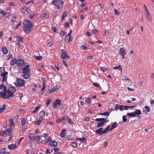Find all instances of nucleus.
Listing matches in <instances>:
<instances>
[{"mask_svg":"<svg viewBox=\"0 0 154 154\" xmlns=\"http://www.w3.org/2000/svg\"><path fill=\"white\" fill-rule=\"evenodd\" d=\"M29 65H26L22 69L23 76L25 79H28L30 77V69L28 68Z\"/></svg>","mask_w":154,"mask_h":154,"instance_id":"f03ea898","label":"nucleus"},{"mask_svg":"<svg viewBox=\"0 0 154 154\" xmlns=\"http://www.w3.org/2000/svg\"><path fill=\"white\" fill-rule=\"evenodd\" d=\"M117 126V123L116 122H115L112 125L111 128L110 130V131H111L113 129L116 128Z\"/></svg>","mask_w":154,"mask_h":154,"instance_id":"c756f323","label":"nucleus"},{"mask_svg":"<svg viewBox=\"0 0 154 154\" xmlns=\"http://www.w3.org/2000/svg\"><path fill=\"white\" fill-rule=\"evenodd\" d=\"M122 79L124 80H130V79L128 77V76H122Z\"/></svg>","mask_w":154,"mask_h":154,"instance_id":"09e8293b","label":"nucleus"},{"mask_svg":"<svg viewBox=\"0 0 154 154\" xmlns=\"http://www.w3.org/2000/svg\"><path fill=\"white\" fill-rule=\"evenodd\" d=\"M9 125L10 127H14L15 126L14 123V120L11 118L9 120Z\"/></svg>","mask_w":154,"mask_h":154,"instance_id":"4be33fe9","label":"nucleus"},{"mask_svg":"<svg viewBox=\"0 0 154 154\" xmlns=\"http://www.w3.org/2000/svg\"><path fill=\"white\" fill-rule=\"evenodd\" d=\"M115 13V14L116 15H119L120 14V12L119 11H117L116 9H115L114 10Z\"/></svg>","mask_w":154,"mask_h":154,"instance_id":"69168bd1","label":"nucleus"},{"mask_svg":"<svg viewBox=\"0 0 154 154\" xmlns=\"http://www.w3.org/2000/svg\"><path fill=\"white\" fill-rule=\"evenodd\" d=\"M21 122L22 123V125H26V120L25 118H23L22 119H21Z\"/></svg>","mask_w":154,"mask_h":154,"instance_id":"72a5a7b5","label":"nucleus"},{"mask_svg":"<svg viewBox=\"0 0 154 154\" xmlns=\"http://www.w3.org/2000/svg\"><path fill=\"white\" fill-rule=\"evenodd\" d=\"M8 74V72H4L2 75H1L3 77V78L2 79V81L3 82H5L7 79V75Z\"/></svg>","mask_w":154,"mask_h":154,"instance_id":"6ab92c4d","label":"nucleus"},{"mask_svg":"<svg viewBox=\"0 0 154 154\" xmlns=\"http://www.w3.org/2000/svg\"><path fill=\"white\" fill-rule=\"evenodd\" d=\"M144 108H145V109L146 110V111L147 112H149L150 110V109L149 108V107L148 106H145L144 107Z\"/></svg>","mask_w":154,"mask_h":154,"instance_id":"052dcab7","label":"nucleus"},{"mask_svg":"<svg viewBox=\"0 0 154 154\" xmlns=\"http://www.w3.org/2000/svg\"><path fill=\"white\" fill-rule=\"evenodd\" d=\"M17 38H18V42L17 43H16V45H17L18 47L20 48V43H22L23 41V38L21 37L17 36Z\"/></svg>","mask_w":154,"mask_h":154,"instance_id":"9b49d317","label":"nucleus"},{"mask_svg":"<svg viewBox=\"0 0 154 154\" xmlns=\"http://www.w3.org/2000/svg\"><path fill=\"white\" fill-rule=\"evenodd\" d=\"M66 130L65 128L62 129L60 133V135L61 137L62 138H64L65 136V132Z\"/></svg>","mask_w":154,"mask_h":154,"instance_id":"b1692460","label":"nucleus"},{"mask_svg":"<svg viewBox=\"0 0 154 154\" xmlns=\"http://www.w3.org/2000/svg\"><path fill=\"white\" fill-rule=\"evenodd\" d=\"M23 28L25 32L27 34L29 33L31 31L33 26L32 22L26 20L23 22Z\"/></svg>","mask_w":154,"mask_h":154,"instance_id":"f257e3e1","label":"nucleus"},{"mask_svg":"<svg viewBox=\"0 0 154 154\" xmlns=\"http://www.w3.org/2000/svg\"><path fill=\"white\" fill-rule=\"evenodd\" d=\"M20 11L22 14H27L30 12V9L26 6H23L21 8Z\"/></svg>","mask_w":154,"mask_h":154,"instance_id":"39448f33","label":"nucleus"},{"mask_svg":"<svg viewBox=\"0 0 154 154\" xmlns=\"http://www.w3.org/2000/svg\"><path fill=\"white\" fill-rule=\"evenodd\" d=\"M7 92H6V88H5V89H3V91L0 92V95L1 97L2 98H3L4 99H9V97L7 94Z\"/></svg>","mask_w":154,"mask_h":154,"instance_id":"423d86ee","label":"nucleus"},{"mask_svg":"<svg viewBox=\"0 0 154 154\" xmlns=\"http://www.w3.org/2000/svg\"><path fill=\"white\" fill-rule=\"evenodd\" d=\"M61 52V57L62 59H64L66 58L69 59L70 58V57L67 54L66 51L65 50L62 49Z\"/></svg>","mask_w":154,"mask_h":154,"instance_id":"9d476101","label":"nucleus"},{"mask_svg":"<svg viewBox=\"0 0 154 154\" xmlns=\"http://www.w3.org/2000/svg\"><path fill=\"white\" fill-rule=\"evenodd\" d=\"M2 51L3 53L7 54L8 53V50L5 47H3L2 48Z\"/></svg>","mask_w":154,"mask_h":154,"instance_id":"7c9ffc66","label":"nucleus"},{"mask_svg":"<svg viewBox=\"0 0 154 154\" xmlns=\"http://www.w3.org/2000/svg\"><path fill=\"white\" fill-rule=\"evenodd\" d=\"M113 68L114 69H118L121 70V72H122V68L121 67L120 65H119L118 66H116L115 67H114Z\"/></svg>","mask_w":154,"mask_h":154,"instance_id":"e433bc0d","label":"nucleus"},{"mask_svg":"<svg viewBox=\"0 0 154 154\" xmlns=\"http://www.w3.org/2000/svg\"><path fill=\"white\" fill-rule=\"evenodd\" d=\"M13 130V129L11 127H10L9 128L7 129V130L8 133H10L12 132Z\"/></svg>","mask_w":154,"mask_h":154,"instance_id":"603ef678","label":"nucleus"},{"mask_svg":"<svg viewBox=\"0 0 154 154\" xmlns=\"http://www.w3.org/2000/svg\"><path fill=\"white\" fill-rule=\"evenodd\" d=\"M53 151L52 149H49L46 150V153L47 154H49L52 152Z\"/></svg>","mask_w":154,"mask_h":154,"instance_id":"58836bf2","label":"nucleus"},{"mask_svg":"<svg viewBox=\"0 0 154 154\" xmlns=\"http://www.w3.org/2000/svg\"><path fill=\"white\" fill-rule=\"evenodd\" d=\"M127 114L128 116L130 117H134L136 116L135 113L134 112L131 113H128Z\"/></svg>","mask_w":154,"mask_h":154,"instance_id":"c9c22d12","label":"nucleus"},{"mask_svg":"<svg viewBox=\"0 0 154 154\" xmlns=\"http://www.w3.org/2000/svg\"><path fill=\"white\" fill-rule=\"evenodd\" d=\"M57 87H54L53 88H52L51 90V92H55L57 91Z\"/></svg>","mask_w":154,"mask_h":154,"instance_id":"0e129e2a","label":"nucleus"},{"mask_svg":"<svg viewBox=\"0 0 154 154\" xmlns=\"http://www.w3.org/2000/svg\"><path fill=\"white\" fill-rule=\"evenodd\" d=\"M120 106H119L118 104H116L115 107V109L117 111L119 109H120Z\"/></svg>","mask_w":154,"mask_h":154,"instance_id":"6e6d98bb","label":"nucleus"},{"mask_svg":"<svg viewBox=\"0 0 154 154\" xmlns=\"http://www.w3.org/2000/svg\"><path fill=\"white\" fill-rule=\"evenodd\" d=\"M81 48H82L84 50H86L87 49V46L85 45H81Z\"/></svg>","mask_w":154,"mask_h":154,"instance_id":"13d9d810","label":"nucleus"},{"mask_svg":"<svg viewBox=\"0 0 154 154\" xmlns=\"http://www.w3.org/2000/svg\"><path fill=\"white\" fill-rule=\"evenodd\" d=\"M65 40L67 42H69L72 41V39L71 38V35H70V33L68 34L66 36Z\"/></svg>","mask_w":154,"mask_h":154,"instance_id":"f8f14e48","label":"nucleus"},{"mask_svg":"<svg viewBox=\"0 0 154 154\" xmlns=\"http://www.w3.org/2000/svg\"><path fill=\"white\" fill-rule=\"evenodd\" d=\"M134 113L135 115H140L141 113L140 110L139 109H137Z\"/></svg>","mask_w":154,"mask_h":154,"instance_id":"4c0bfd02","label":"nucleus"},{"mask_svg":"<svg viewBox=\"0 0 154 154\" xmlns=\"http://www.w3.org/2000/svg\"><path fill=\"white\" fill-rule=\"evenodd\" d=\"M9 5L11 6L16 7L17 5L14 2H11L9 3Z\"/></svg>","mask_w":154,"mask_h":154,"instance_id":"de8ad7c7","label":"nucleus"},{"mask_svg":"<svg viewBox=\"0 0 154 154\" xmlns=\"http://www.w3.org/2000/svg\"><path fill=\"white\" fill-rule=\"evenodd\" d=\"M22 22L21 21H20L17 24H13L12 25V26L14 27V29H17V28L19 27L21 24Z\"/></svg>","mask_w":154,"mask_h":154,"instance_id":"bb28decb","label":"nucleus"},{"mask_svg":"<svg viewBox=\"0 0 154 154\" xmlns=\"http://www.w3.org/2000/svg\"><path fill=\"white\" fill-rule=\"evenodd\" d=\"M52 4H53L54 5H55L56 6L58 4V1L57 0H54L52 2Z\"/></svg>","mask_w":154,"mask_h":154,"instance_id":"3c124183","label":"nucleus"},{"mask_svg":"<svg viewBox=\"0 0 154 154\" xmlns=\"http://www.w3.org/2000/svg\"><path fill=\"white\" fill-rule=\"evenodd\" d=\"M52 93L51 91V90L48 91L47 92H46L45 94V96H48Z\"/></svg>","mask_w":154,"mask_h":154,"instance_id":"8fccbe9b","label":"nucleus"},{"mask_svg":"<svg viewBox=\"0 0 154 154\" xmlns=\"http://www.w3.org/2000/svg\"><path fill=\"white\" fill-rule=\"evenodd\" d=\"M5 88H6V86L5 85H4L3 84H1L0 85V90L1 89H5Z\"/></svg>","mask_w":154,"mask_h":154,"instance_id":"4d7b16f0","label":"nucleus"},{"mask_svg":"<svg viewBox=\"0 0 154 154\" xmlns=\"http://www.w3.org/2000/svg\"><path fill=\"white\" fill-rule=\"evenodd\" d=\"M120 54L122 56L125 55L126 54V52L124 48H121L120 49Z\"/></svg>","mask_w":154,"mask_h":154,"instance_id":"a878e982","label":"nucleus"},{"mask_svg":"<svg viewBox=\"0 0 154 154\" xmlns=\"http://www.w3.org/2000/svg\"><path fill=\"white\" fill-rule=\"evenodd\" d=\"M109 112H106L100 113V114L101 115L109 116Z\"/></svg>","mask_w":154,"mask_h":154,"instance_id":"37998d69","label":"nucleus"},{"mask_svg":"<svg viewBox=\"0 0 154 154\" xmlns=\"http://www.w3.org/2000/svg\"><path fill=\"white\" fill-rule=\"evenodd\" d=\"M127 119L126 118V116H123L122 117V121L124 122H127Z\"/></svg>","mask_w":154,"mask_h":154,"instance_id":"a18cd8bd","label":"nucleus"},{"mask_svg":"<svg viewBox=\"0 0 154 154\" xmlns=\"http://www.w3.org/2000/svg\"><path fill=\"white\" fill-rule=\"evenodd\" d=\"M17 65L18 66L23 67L25 65V62L23 59H19L17 60Z\"/></svg>","mask_w":154,"mask_h":154,"instance_id":"6e6552de","label":"nucleus"},{"mask_svg":"<svg viewBox=\"0 0 154 154\" xmlns=\"http://www.w3.org/2000/svg\"><path fill=\"white\" fill-rule=\"evenodd\" d=\"M78 139L83 143H85L87 140L86 138L85 137H82V138H79Z\"/></svg>","mask_w":154,"mask_h":154,"instance_id":"473e14b6","label":"nucleus"},{"mask_svg":"<svg viewBox=\"0 0 154 154\" xmlns=\"http://www.w3.org/2000/svg\"><path fill=\"white\" fill-rule=\"evenodd\" d=\"M93 85L96 87L99 88V87H100V85L99 83H96V82H94L93 84Z\"/></svg>","mask_w":154,"mask_h":154,"instance_id":"5fc2aeb1","label":"nucleus"},{"mask_svg":"<svg viewBox=\"0 0 154 154\" xmlns=\"http://www.w3.org/2000/svg\"><path fill=\"white\" fill-rule=\"evenodd\" d=\"M61 101L60 99H56L55 101L53 103V107L55 109L57 108L58 107L57 105L59 106L61 104Z\"/></svg>","mask_w":154,"mask_h":154,"instance_id":"1a4fd4ad","label":"nucleus"},{"mask_svg":"<svg viewBox=\"0 0 154 154\" xmlns=\"http://www.w3.org/2000/svg\"><path fill=\"white\" fill-rule=\"evenodd\" d=\"M146 12L147 14H146V19L149 21H151L152 20V17L149 15V14L147 10H146Z\"/></svg>","mask_w":154,"mask_h":154,"instance_id":"a211bd4d","label":"nucleus"},{"mask_svg":"<svg viewBox=\"0 0 154 154\" xmlns=\"http://www.w3.org/2000/svg\"><path fill=\"white\" fill-rule=\"evenodd\" d=\"M86 101L88 104L90 103L91 102V99L90 98H88L86 100Z\"/></svg>","mask_w":154,"mask_h":154,"instance_id":"774afa93","label":"nucleus"},{"mask_svg":"<svg viewBox=\"0 0 154 154\" xmlns=\"http://www.w3.org/2000/svg\"><path fill=\"white\" fill-rule=\"evenodd\" d=\"M29 138L31 140H33L34 141H38L36 137V136L33 134H31L29 137Z\"/></svg>","mask_w":154,"mask_h":154,"instance_id":"4468645a","label":"nucleus"},{"mask_svg":"<svg viewBox=\"0 0 154 154\" xmlns=\"http://www.w3.org/2000/svg\"><path fill=\"white\" fill-rule=\"evenodd\" d=\"M97 6L99 9L102 8L103 7V5L101 4H98Z\"/></svg>","mask_w":154,"mask_h":154,"instance_id":"864d4df0","label":"nucleus"},{"mask_svg":"<svg viewBox=\"0 0 154 154\" xmlns=\"http://www.w3.org/2000/svg\"><path fill=\"white\" fill-rule=\"evenodd\" d=\"M103 128H100L97 130L95 132L97 134H99L100 135H101L103 134Z\"/></svg>","mask_w":154,"mask_h":154,"instance_id":"aec40b11","label":"nucleus"},{"mask_svg":"<svg viewBox=\"0 0 154 154\" xmlns=\"http://www.w3.org/2000/svg\"><path fill=\"white\" fill-rule=\"evenodd\" d=\"M100 69L103 72H104L105 71H107L108 70L107 68L104 67H101L100 68Z\"/></svg>","mask_w":154,"mask_h":154,"instance_id":"c03bdc74","label":"nucleus"},{"mask_svg":"<svg viewBox=\"0 0 154 154\" xmlns=\"http://www.w3.org/2000/svg\"><path fill=\"white\" fill-rule=\"evenodd\" d=\"M128 109V106L121 105L120 106V110L122 111L124 110H127Z\"/></svg>","mask_w":154,"mask_h":154,"instance_id":"412c9836","label":"nucleus"},{"mask_svg":"<svg viewBox=\"0 0 154 154\" xmlns=\"http://www.w3.org/2000/svg\"><path fill=\"white\" fill-rule=\"evenodd\" d=\"M5 72V68L4 67L0 68V75H2Z\"/></svg>","mask_w":154,"mask_h":154,"instance_id":"2f4dec72","label":"nucleus"},{"mask_svg":"<svg viewBox=\"0 0 154 154\" xmlns=\"http://www.w3.org/2000/svg\"><path fill=\"white\" fill-rule=\"evenodd\" d=\"M6 13H5L4 11H0V20L6 14Z\"/></svg>","mask_w":154,"mask_h":154,"instance_id":"c85d7f7f","label":"nucleus"},{"mask_svg":"<svg viewBox=\"0 0 154 154\" xmlns=\"http://www.w3.org/2000/svg\"><path fill=\"white\" fill-rule=\"evenodd\" d=\"M36 15V14H30L29 15V17L31 19H32L34 17V16H35Z\"/></svg>","mask_w":154,"mask_h":154,"instance_id":"49530a36","label":"nucleus"},{"mask_svg":"<svg viewBox=\"0 0 154 154\" xmlns=\"http://www.w3.org/2000/svg\"><path fill=\"white\" fill-rule=\"evenodd\" d=\"M25 81L20 79H17L16 85L17 87H22L24 85Z\"/></svg>","mask_w":154,"mask_h":154,"instance_id":"0eeeda50","label":"nucleus"},{"mask_svg":"<svg viewBox=\"0 0 154 154\" xmlns=\"http://www.w3.org/2000/svg\"><path fill=\"white\" fill-rule=\"evenodd\" d=\"M5 132L4 131H0V136H3L5 135Z\"/></svg>","mask_w":154,"mask_h":154,"instance_id":"680f3d73","label":"nucleus"},{"mask_svg":"<svg viewBox=\"0 0 154 154\" xmlns=\"http://www.w3.org/2000/svg\"><path fill=\"white\" fill-rule=\"evenodd\" d=\"M43 120L42 119V120H38L37 121H36L35 122L34 124L35 125H40L42 121Z\"/></svg>","mask_w":154,"mask_h":154,"instance_id":"f704fd0d","label":"nucleus"},{"mask_svg":"<svg viewBox=\"0 0 154 154\" xmlns=\"http://www.w3.org/2000/svg\"><path fill=\"white\" fill-rule=\"evenodd\" d=\"M48 145L51 146L56 147L57 145V143L55 140L51 141L48 143Z\"/></svg>","mask_w":154,"mask_h":154,"instance_id":"ddd939ff","label":"nucleus"},{"mask_svg":"<svg viewBox=\"0 0 154 154\" xmlns=\"http://www.w3.org/2000/svg\"><path fill=\"white\" fill-rule=\"evenodd\" d=\"M45 111L44 110H43L39 113L40 117L42 119L45 117Z\"/></svg>","mask_w":154,"mask_h":154,"instance_id":"5701e85b","label":"nucleus"},{"mask_svg":"<svg viewBox=\"0 0 154 154\" xmlns=\"http://www.w3.org/2000/svg\"><path fill=\"white\" fill-rule=\"evenodd\" d=\"M95 120L97 122H100L98 123L97 125V128H99L103 126L105 123L107 122V120H106L105 118H97L95 119Z\"/></svg>","mask_w":154,"mask_h":154,"instance_id":"7ed1b4c3","label":"nucleus"},{"mask_svg":"<svg viewBox=\"0 0 154 154\" xmlns=\"http://www.w3.org/2000/svg\"><path fill=\"white\" fill-rule=\"evenodd\" d=\"M17 147V146L14 144H11L8 145V148L10 150H13Z\"/></svg>","mask_w":154,"mask_h":154,"instance_id":"2eb2a0df","label":"nucleus"},{"mask_svg":"<svg viewBox=\"0 0 154 154\" xmlns=\"http://www.w3.org/2000/svg\"><path fill=\"white\" fill-rule=\"evenodd\" d=\"M40 107H41L40 106H38L35 108L34 110H33L32 111V112L33 113H36V111L39 109Z\"/></svg>","mask_w":154,"mask_h":154,"instance_id":"ea45409f","label":"nucleus"},{"mask_svg":"<svg viewBox=\"0 0 154 154\" xmlns=\"http://www.w3.org/2000/svg\"><path fill=\"white\" fill-rule=\"evenodd\" d=\"M78 144V143L76 142H74L72 143L71 144V146L74 147H76L77 146Z\"/></svg>","mask_w":154,"mask_h":154,"instance_id":"a19ab883","label":"nucleus"},{"mask_svg":"<svg viewBox=\"0 0 154 154\" xmlns=\"http://www.w3.org/2000/svg\"><path fill=\"white\" fill-rule=\"evenodd\" d=\"M110 128L109 125H108L103 130V134H104L107 132Z\"/></svg>","mask_w":154,"mask_h":154,"instance_id":"cd10ccee","label":"nucleus"},{"mask_svg":"<svg viewBox=\"0 0 154 154\" xmlns=\"http://www.w3.org/2000/svg\"><path fill=\"white\" fill-rule=\"evenodd\" d=\"M66 119H67V120H68V121H69V123L70 124H72V121L71 119L70 118L68 117V116H67L66 117Z\"/></svg>","mask_w":154,"mask_h":154,"instance_id":"bf43d9fd","label":"nucleus"},{"mask_svg":"<svg viewBox=\"0 0 154 154\" xmlns=\"http://www.w3.org/2000/svg\"><path fill=\"white\" fill-rule=\"evenodd\" d=\"M42 58V57L41 56H37L35 57L36 59L38 60H40Z\"/></svg>","mask_w":154,"mask_h":154,"instance_id":"338daca9","label":"nucleus"},{"mask_svg":"<svg viewBox=\"0 0 154 154\" xmlns=\"http://www.w3.org/2000/svg\"><path fill=\"white\" fill-rule=\"evenodd\" d=\"M17 60L15 58H13L11 60L10 64L11 65H14L15 63L17 64Z\"/></svg>","mask_w":154,"mask_h":154,"instance_id":"393cba45","label":"nucleus"},{"mask_svg":"<svg viewBox=\"0 0 154 154\" xmlns=\"http://www.w3.org/2000/svg\"><path fill=\"white\" fill-rule=\"evenodd\" d=\"M61 6V5H59L58 4L56 6V8L57 9H62V7Z\"/></svg>","mask_w":154,"mask_h":154,"instance_id":"e2e57ef3","label":"nucleus"},{"mask_svg":"<svg viewBox=\"0 0 154 154\" xmlns=\"http://www.w3.org/2000/svg\"><path fill=\"white\" fill-rule=\"evenodd\" d=\"M68 14V13L66 11L63 14L62 16V19L63 20V19H64L65 18L67 15Z\"/></svg>","mask_w":154,"mask_h":154,"instance_id":"79ce46f5","label":"nucleus"},{"mask_svg":"<svg viewBox=\"0 0 154 154\" xmlns=\"http://www.w3.org/2000/svg\"><path fill=\"white\" fill-rule=\"evenodd\" d=\"M49 17V14H48L45 13L41 14L40 16V18L42 20H44L48 18Z\"/></svg>","mask_w":154,"mask_h":154,"instance_id":"dca6fc26","label":"nucleus"},{"mask_svg":"<svg viewBox=\"0 0 154 154\" xmlns=\"http://www.w3.org/2000/svg\"><path fill=\"white\" fill-rule=\"evenodd\" d=\"M16 91V88L13 87H11L8 88L7 91V93L9 97H13L14 96V93Z\"/></svg>","mask_w":154,"mask_h":154,"instance_id":"20e7f679","label":"nucleus"},{"mask_svg":"<svg viewBox=\"0 0 154 154\" xmlns=\"http://www.w3.org/2000/svg\"><path fill=\"white\" fill-rule=\"evenodd\" d=\"M66 121V116L63 117V118H60L56 121L57 123H58L59 122H65Z\"/></svg>","mask_w":154,"mask_h":154,"instance_id":"f3484780","label":"nucleus"}]
</instances>
